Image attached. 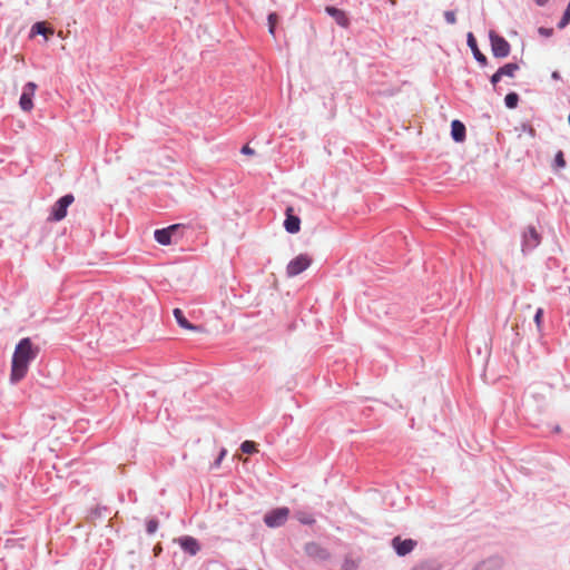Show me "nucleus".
Instances as JSON below:
<instances>
[{"instance_id":"18","label":"nucleus","mask_w":570,"mask_h":570,"mask_svg":"<svg viewBox=\"0 0 570 570\" xmlns=\"http://www.w3.org/2000/svg\"><path fill=\"white\" fill-rule=\"evenodd\" d=\"M306 551L309 556L315 557V558H320L323 560L328 558V552L325 549L321 548L316 543L308 544L306 547Z\"/></svg>"},{"instance_id":"8","label":"nucleus","mask_w":570,"mask_h":570,"mask_svg":"<svg viewBox=\"0 0 570 570\" xmlns=\"http://www.w3.org/2000/svg\"><path fill=\"white\" fill-rule=\"evenodd\" d=\"M176 542L189 556H196L200 551V544L194 537L183 535L176 539Z\"/></svg>"},{"instance_id":"34","label":"nucleus","mask_w":570,"mask_h":570,"mask_svg":"<svg viewBox=\"0 0 570 570\" xmlns=\"http://www.w3.org/2000/svg\"><path fill=\"white\" fill-rule=\"evenodd\" d=\"M304 523H311L312 520H307V518H304V520H302Z\"/></svg>"},{"instance_id":"27","label":"nucleus","mask_w":570,"mask_h":570,"mask_svg":"<svg viewBox=\"0 0 570 570\" xmlns=\"http://www.w3.org/2000/svg\"><path fill=\"white\" fill-rule=\"evenodd\" d=\"M503 76L500 75V71L498 70L494 75H492L491 77V83L493 86H497V83L500 81V79L502 78Z\"/></svg>"},{"instance_id":"21","label":"nucleus","mask_w":570,"mask_h":570,"mask_svg":"<svg viewBox=\"0 0 570 570\" xmlns=\"http://www.w3.org/2000/svg\"><path fill=\"white\" fill-rule=\"evenodd\" d=\"M519 96L515 92H510L505 96L504 102L505 106L510 109H513L518 106Z\"/></svg>"},{"instance_id":"11","label":"nucleus","mask_w":570,"mask_h":570,"mask_svg":"<svg viewBox=\"0 0 570 570\" xmlns=\"http://www.w3.org/2000/svg\"><path fill=\"white\" fill-rule=\"evenodd\" d=\"M285 229L291 234H296L301 228V219L299 217L293 215V208L288 207L286 209V219L284 222Z\"/></svg>"},{"instance_id":"23","label":"nucleus","mask_w":570,"mask_h":570,"mask_svg":"<svg viewBox=\"0 0 570 570\" xmlns=\"http://www.w3.org/2000/svg\"><path fill=\"white\" fill-rule=\"evenodd\" d=\"M158 529V521L156 519H149L146 522V531L148 534H154Z\"/></svg>"},{"instance_id":"19","label":"nucleus","mask_w":570,"mask_h":570,"mask_svg":"<svg viewBox=\"0 0 570 570\" xmlns=\"http://www.w3.org/2000/svg\"><path fill=\"white\" fill-rule=\"evenodd\" d=\"M519 70V66L517 63L510 62L499 68L500 75L507 76L510 78L514 77L515 71Z\"/></svg>"},{"instance_id":"31","label":"nucleus","mask_w":570,"mask_h":570,"mask_svg":"<svg viewBox=\"0 0 570 570\" xmlns=\"http://www.w3.org/2000/svg\"><path fill=\"white\" fill-rule=\"evenodd\" d=\"M549 0H537L539 6H544Z\"/></svg>"},{"instance_id":"2","label":"nucleus","mask_w":570,"mask_h":570,"mask_svg":"<svg viewBox=\"0 0 570 570\" xmlns=\"http://www.w3.org/2000/svg\"><path fill=\"white\" fill-rule=\"evenodd\" d=\"M312 257L307 254H299L294 257L286 266V275L295 277L305 272L312 265Z\"/></svg>"},{"instance_id":"20","label":"nucleus","mask_w":570,"mask_h":570,"mask_svg":"<svg viewBox=\"0 0 570 570\" xmlns=\"http://www.w3.org/2000/svg\"><path fill=\"white\" fill-rule=\"evenodd\" d=\"M257 443L254 441H245L240 445V450L245 454H253L258 452Z\"/></svg>"},{"instance_id":"30","label":"nucleus","mask_w":570,"mask_h":570,"mask_svg":"<svg viewBox=\"0 0 570 570\" xmlns=\"http://www.w3.org/2000/svg\"><path fill=\"white\" fill-rule=\"evenodd\" d=\"M226 453H227V451L225 449H223L219 453L218 459L216 460V463H220L225 459Z\"/></svg>"},{"instance_id":"35","label":"nucleus","mask_w":570,"mask_h":570,"mask_svg":"<svg viewBox=\"0 0 570 570\" xmlns=\"http://www.w3.org/2000/svg\"><path fill=\"white\" fill-rule=\"evenodd\" d=\"M554 431H556V432H559V431H560V428L557 425V426L554 428Z\"/></svg>"},{"instance_id":"28","label":"nucleus","mask_w":570,"mask_h":570,"mask_svg":"<svg viewBox=\"0 0 570 570\" xmlns=\"http://www.w3.org/2000/svg\"><path fill=\"white\" fill-rule=\"evenodd\" d=\"M242 153L245 154V155H253L254 154V149H252L248 145H245L242 148Z\"/></svg>"},{"instance_id":"33","label":"nucleus","mask_w":570,"mask_h":570,"mask_svg":"<svg viewBox=\"0 0 570 570\" xmlns=\"http://www.w3.org/2000/svg\"><path fill=\"white\" fill-rule=\"evenodd\" d=\"M304 523H311L312 520H307V518H304V520H302Z\"/></svg>"},{"instance_id":"14","label":"nucleus","mask_w":570,"mask_h":570,"mask_svg":"<svg viewBox=\"0 0 570 570\" xmlns=\"http://www.w3.org/2000/svg\"><path fill=\"white\" fill-rule=\"evenodd\" d=\"M468 45L471 48V50H472V52L474 55V58L481 65L484 66L487 63V57L479 50L476 40H475L474 36L471 32L468 33Z\"/></svg>"},{"instance_id":"1","label":"nucleus","mask_w":570,"mask_h":570,"mask_svg":"<svg viewBox=\"0 0 570 570\" xmlns=\"http://www.w3.org/2000/svg\"><path fill=\"white\" fill-rule=\"evenodd\" d=\"M39 353V347L36 346L29 337L22 338L16 346L12 362L10 380L14 383L21 381L28 373L29 364Z\"/></svg>"},{"instance_id":"16","label":"nucleus","mask_w":570,"mask_h":570,"mask_svg":"<svg viewBox=\"0 0 570 570\" xmlns=\"http://www.w3.org/2000/svg\"><path fill=\"white\" fill-rule=\"evenodd\" d=\"M53 29L51 27H48L46 22H37L32 26L31 33L33 35H42L46 39L49 38V36L53 35Z\"/></svg>"},{"instance_id":"22","label":"nucleus","mask_w":570,"mask_h":570,"mask_svg":"<svg viewBox=\"0 0 570 570\" xmlns=\"http://www.w3.org/2000/svg\"><path fill=\"white\" fill-rule=\"evenodd\" d=\"M278 21V17L275 12L269 13L268 16V31L272 36H275V27Z\"/></svg>"},{"instance_id":"26","label":"nucleus","mask_w":570,"mask_h":570,"mask_svg":"<svg viewBox=\"0 0 570 570\" xmlns=\"http://www.w3.org/2000/svg\"><path fill=\"white\" fill-rule=\"evenodd\" d=\"M444 18L451 24L455 23L456 21L455 13L453 11H445Z\"/></svg>"},{"instance_id":"36","label":"nucleus","mask_w":570,"mask_h":570,"mask_svg":"<svg viewBox=\"0 0 570 570\" xmlns=\"http://www.w3.org/2000/svg\"><path fill=\"white\" fill-rule=\"evenodd\" d=\"M569 293H570V287H569Z\"/></svg>"},{"instance_id":"4","label":"nucleus","mask_w":570,"mask_h":570,"mask_svg":"<svg viewBox=\"0 0 570 570\" xmlns=\"http://www.w3.org/2000/svg\"><path fill=\"white\" fill-rule=\"evenodd\" d=\"M490 41L492 53L497 58H505L510 53V45L509 42L501 36L495 32H490Z\"/></svg>"},{"instance_id":"7","label":"nucleus","mask_w":570,"mask_h":570,"mask_svg":"<svg viewBox=\"0 0 570 570\" xmlns=\"http://www.w3.org/2000/svg\"><path fill=\"white\" fill-rule=\"evenodd\" d=\"M36 90H37V85L31 81L28 82L23 87V91H22V95L19 100V106L23 111L29 112L32 110V108H33L32 98L35 96Z\"/></svg>"},{"instance_id":"3","label":"nucleus","mask_w":570,"mask_h":570,"mask_svg":"<svg viewBox=\"0 0 570 570\" xmlns=\"http://www.w3.org/2000/svg\"><path fill=\"white\" fill-rule=\"evenodd\" d=\"M73 200L75 198L71 194L62 196L53 204L51 214L48 219L52 222H59L63 219L67 215L68 207L73 203Z\"/></svg>"},{"instance_id":"12","label":"nucleus","mask_w":570,"mask_h":570,"mask_svg":"<svg viewBox=\"0 0 570 570\" xmlns=\"http://www.w3.org/2000/svg\"><path fill=\"white\" fill-rule=\"evenodd\" d=\"M325 11L334 18V20L342 27H347L348 26V18L346 16V13L341 10V9H337L335 7H326L325 8Z\"/></svg>"},{"instance_id":"32","label":"nucleus","mask_w":570,"mask_h":570,"mask_svg":"<svg viewBox=\"0 0 570 570\" xmlns=\"http://www.w3.org/2000/svg\"><path fill=\"white\" fill-rule=\"evenodd\" d=\"M552 78H553V79H557V80H558V79H560V75H559V72H558V71H554V72L552 73Z\"/></svg>"},{"instance_id":"13","label":"nucleus","mask_w":570,"mask_h":570,"mask_svg":"<svg viewBox=\"0 0 570 570\" xmlns=\"http://www.w3.org/2000/svg\"><path fill=\"white\" fill-rule=\"evenodd\" d=\"M451 136L458 142L463 141L465 138V126L459 120H453L451 124Z\"/></svg>"},{"instance_id":"17","label":"nucleus","mask_w":570,"mask_h":570,"mask_svg":"<svg viewBox=\"0 0 570 570\" xmlns=\"http://www.w3.org/2000/svg\"><path fill=\"white\" fill-rule=\"evenodd\" d=\"M174 316H175V320L177 321L178 325L185 330H189V331H196L197 327L194 326L191 323H189L187 321V318L184 316V313L181 309L179 308H175L174 309Z\"/></svg>"},{"instance_id":"6","label":"nucleus","mask_w":570,"mask_h":570,"mask_svg":"<svg viewBox=\"0 0 570 570\" xmlns=\"http://www.w3.org/2000/svg\"><path fill=\"white\" fill-rule=\"evenodd\" d=\"M288 509L287 508H278L275 509L264 517V522L269 528H277L284 524L288 518Z\"/></svg>"},{"instance_id":"24","label":"nucleus","mask_w":570,"mask_h":570,"mask_svg":"<svg viewBox=\"0 0 570 570\" xmlns=\"http://www.w3.org/2000/svg\"><path fill=\"white\" fill-rule=\"evenodd\" d=\"M542 316H543V309L538 308L535 312V315H534V322H535V325L539 331L541 330V326H542Z\"/></svg>"},{"instance_id":"15","label":"nucleus","mask_w":570,"mask_h":570,"mask_svg":"<svg viewBox=\"0 0 570 570\" xmlns=\"http://www.w3.org/2000/svg\"><path fill=\"white\" fill-rule=\"evenodd\" d=\"M411 570H440V563L433 559L421 560Z\"/></svg>"},{"instance_id":"29","label":"nucleus","mask_w":570,"mask_h":570,"mask_svg":"<svg viewBox=\"0 0 570 570\" xmlns=\"http://www.w3.org/2000/svg\"><path fill=\"white\" fill-rule=\"evenodd\" d=\"M539 32L546 37H550L552 35V29L540 28Z\"/></svg>"},{"instance_id":"25","label":"nucleus","mask_w":570,"mask_h":570,"mask_svg":"<svg viewBox=\"0 0 570 570\" xmlns=\"http://www.w3.org/2000/svg\"><path fill=\"white\" fill-rule=\"evenodd\" d=\"M556 165L560 168L564 167L566 166V160H564V156H563V153L562 151H559L557 155H556Z\"/></svg>"},{"instance_id":"5","label":"nucleus","mask_w":570,"mask_h":570,"mask_svg":"<svg viewBox=\"0 0 570 570\" xmlns=\"http://www.w3.org/2000/svg\"><path fill=\"white\" fill-rule=\"evenodd\" d=\"M391 546L399 557H405L410 554L417 546V541L414 539H402L396 535L392 539Z\"/></svg>"},{"instance_id":"9","label":"nucleus","mask_w":570,"mask_h":570,"mask_svg":"<svg viewBox=\"0 0 570 570\" xmlns=\"http://www.w3.org/2000/svg\"><path fill=\"white\" fill-rule=\"evenodd\" d=\"M180 225H171L167 228L155 230V239L161 245H169L171 243L173 235L178 230Z\"/></svg>"},{"instance_id":"10","label":"nucleus","mask_w":570,"mask_h":570,"mask_svg":"<svg viewBox=\"0 0 570 570\" xmlns=\"http://www.w3.org/2000/svg\"><path fill=\"white\" fill-rule=\"evenodd\" d=\"M541 237L534 227L530 226L523 234V250L537 247L540 244Z\"/></svg>"}]
</instances>
